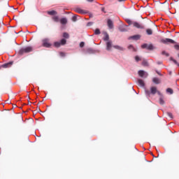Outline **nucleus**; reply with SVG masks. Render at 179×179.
<instances>
[{"label": "nucleus", "instance_id": "obj_17", "mask_svg": "<svg viewBox=\"0 0 179 179\" xmlns=\"http://www.w3.org/2000/svg\"><path fill=\"white\" fill-rule=\"evenodd\" d=\"M152 82L155 83V85H159L160 83V79L157 78H152Z\"/></svg>", "mask_w": 179, "mask_h": 179}, {"label": "nucleus", "instance_id": "obj_45", "mask_svg": "<svg viewBox=\"0 0 179 179\" xmlns=\"http://www.w3.org/2000/svg\"><path fill=\"white\" fill-rule=\"evenodd\" d=\"M28 104H31V102L30 101H28Z\"/></svg>", "mask_w": 179, "mask_h": 179}, {"label": "nucleus", "instance_id": "obj_37", "mask_svg": "<svg viewBox=\"0 0 179 179\" xmlns=\"http://www.w3.org/2000/svg\"><path fill=\"white\" fill-rule=\"evenodd\" d=\"M80 47L81 48H83V47H85V42H80Z\"/></svg>", "mask_w": 179, "mask_h": 179}, {"label": "nucleus", "instance_id": "obj_25", "mask_svg": "<svg viewBox=\"0 0 179 179\" xmlns=\"http://www.w3.org/2000/svg\"><path fill=\"white\" fill-rule=\"evenodd\" d=\"M119 30H120V31H127V29L124 26H120L119 27Z\"/></svg>", "mask_w": 179, "mask_h": 179}, {"label": "nucleus", "instance_id": "obj_7", "mask_svg": "<svg viewBox=\"0 0 179 179\" xmlns=\"http://www.w3.org/2000/svg\"><path fill=\"white\" fill-rule=\"evenodd\" d=\"M133 26L134 27H136V29H145V27L143 25L136 22H133Z\"/></svg>", "mask_w": 179, "mask_h": 179}, {"label": "nucleus", "instance_id": "obj_33", "mask_svg": "<svg viewBox=\"0 0 179 179\" xmlns=\"http://www.w3.org/2000/svg\"><path fill=\"white\" fill-rule=\"evenodd\" d=\"M171 61H173V62H174V64H176V65H178V63L177 62V61L176 59H174L173 57L170 58Z\"/></svg>", "mask_w": 179, "mask_h": 179}, {"label": "nucleus", "instance_id": "obj_13", "mask_svg": "<svg viewBox=\"0 0 179 179\" xmlns=\"http://www.w3.org/2000/svg\"><path fill=\"white\" fill-rule=\"evenodd\" d=\"M52 20L56 23H58V22H59V17H58V15H53V17H52Z\"/></svg>", "mask_w": 179, "mask_h": 179}, {"label": "nucleus", "instance_id": "obj_26", "mask_svg": "<svg viewBox=\"0 0 179 179\" xmlns=\"http://www.w3.org/2000/svg\"><path fill=\"white\" fill-rule=\"evenodd\" d=\"M101 31L99 29H96L94 31V34L98 35V34H101Z\"/></svg>", "mask_w": 179, "mask_h": 179}, {"label": "nucleus", "instance_id": "obj_12", "mask_svg": "<svg viewBox=\"0 0 179 179\" xmlns=\"http://www.w3.org/2000/svg\"><path fill=\"white\" fill-rule=\"evenodd\" d=\"M108 27L109 29H113L114 27V23L111 20H108Z\"/></svg>", "mask_w": 179, "mask_h": 179}, {"label": "nucleus", "instance_id": "obj_31", "mask_svg": "<svg viewBox=\"0 0 179 179\" xmlns=\"http://www.w3.org/2000/svg\"><path fill=\"white\" fill-rule=\"evenodd\" d=\"M72 20L73 22H76L78 20V15L73 16Z\"/></svg>", "mask_w": 179, "mask_h": 179}, {"label": "nucleus", "instance_id": "obj_20", "mask_svg": "<svg viewBox=\"0 0 179 179\" xmlns=\"http://www.w3.org/2000/svg\"><path fill=\"white\" fill-rule=\"evenodd\" d=\"M146 34L148 36H152V34H153V31L151 29H146Z\"/></svg>", "mask_w": 179, "mask_h": 179}, {"label": "nucleus", "instance_id": "obj_43", "mask_svg": "<svg viewBox=\"0 0 179 179\" xmlns=\"http://www.w3.org/2000/svg\"><path fill=\"white\" fill-rule=\"evenodd\" d=\"M124 1H127V0H119V2H124Z\"/></svg>", "mask_w": 179, "mask_h": 179}, {"label": "nucleus", "instance_id": "obj_2", "mask_svg": "<svg viewBox=\"0 0 179 179\" xmlns=\"http://www.w3.org/2000/svg\"><path fill=\"white\" fill-rule=\"evenodd\" d=\"M157 93V87H151L150 91L149 90H145V94L150 96V94H155Z\"/></svg>", "mask_w": 179, "mask_h": 179}, {"label": "nucleus", "instance_id": "obj_18", "mask_svg": "<svg viewBox=\"0 0 179 179\" xmlns=\"http://www.w3.org/2000/svg\"><path fill=\"white\" fill-rule=\"evenodd\" d=\"M138 85H140V86H141V87H143V86H145V82L142 79H138Z\"/></svg>", "mask_w": 179, "mask_h": 179}, {"label": "nucleus", "instance_id": "obj_42", "mask_svg": "<svg viewBox=\"0 0 179 179\" xmlns=\"http://www.w3.org/2000/svg\"><path fill=\"white\" fill-rule=\"evenodd\" d=\"M157 73L159 75V76H162V73H159V71H157Z\"/></svg>", "mask_w": 179, "mask_h": 179}, {"label": "nucleus", "instance_id": "obj_44", "mask_svg": "<svg viewBox=\"0 0 179 179\" xmlns=\"http://www.w3.org/2000/svg\"><path fill=\"white\" fill-rule=\"evenodd\" d=\"M158 65L162 64V62H157Z\"/></svg>", "mask_w": 179, "mask_h": 179}, {"label": "nucleus", "instance_id": "obj_11", "mask_svg": "<svg viewBox=\"0 0 179 179\" xmlns=\"http://www.w3.org/2000/svg\"><path fill=\"white\" fill-rule=\"evenodd\" d=\"M140 38H141V36L139 35H134L129 37V40H139Z\"/></svg>", "mask_w": 179, "mask_h": 179}, {"label": "nucleus", "instance_id": "obj_10", "mask_svg": "<svg viewBox=\"0 0 179 179\" xmlns=\"http://www.w3.org/2000/svg\"><path fill=\"white\" fill-rule=\"evenodd\" d=\"M138 75L141 78H148V73L145 72L144 71L140 70L138 71Z\"/></svg>", "mask_w": 179, "mask_h": 179}, {"label": "nucleus", "instance_id": "obj_21", "mask_svg": "<svg viewBox=\"0 0 179 179\" xmlns=\"http://www.w3.org/2000/svg\"><path fill=\"white\" fill-rule=\"evenodd\" d=\"M128 50H131V51H133L134 52H136V49L134 48V45H129L128 46Z\"/></svg>", "mask_w": 179, "mask_h": 179}, {"label": "nucleus", "instance_id": "obj_47", "mask_svg": "<svg viewBox=\"0 0 179 179\" xmlns=\"http://www.w3.org/2000/svg\"><path fill=\"white\" fill-rule=\"evenodd\" d=\"M155 27L157 29V26H155Z\"/></svg>", "mask_w": 179, "mask_h": 179}, {"label": "nucleus", "instance_id": "obj_5", "mask_svg": "<svg viewBox=\"0 0 179 179\" xmlns=\"http://www.w3.org/2000/svg\"><path fill=\"white\" fill-rule=\"evenodd\" d=\"M74 10L77 13H80V15H86L87 13H89V11L86 10H83L79 7H76L74 8Z\"/></svg>", "mask_w": 179, "mask_h": 179}, {"label": "nucleus", "instance_id": "obj_35", "mask_svg": "<svg viewBox=\"0 0 179 179\" xmlns=\"http://www.w3.org/2000/svg\"><path fill=\"white\" fill-rule=\"evenodd\" d=\"M135 59H136V62H138V61H141V57H139V56H136Z\"/></svg>", "mask_w": 179, "mask_h": 179}, {"label": "nucleus", "instance_id": "obj_39", "mask_svg": "<svg viewBox=\"0 0 179 179\" xmlns=\"http://www.w3.org/2000/svg\"><path fill=\"white\" fill-rule=\"evenodd\" d=\"M60 55H61V57H65V53H64V52H60Z\"/></svg>", "mask_w": 179, "mask_h": 179}, {"label": "nucleus", "instance_id": "obj_29", "mask_svg": "<svg viewBox=\"0 0 179 179\" xmlns=\"http://www.w3.org/2000/svg\"><path fill=\"white\" fill-rule=\"evenodd\" d=\"M162 54V55H165L166 57H170V55L167 53L166 51H163Z\"/></svg>", "mask_w": 179, "mask_h": 179}, {"label": "nucleus", "instance_id": "obj_28", "mask_svg": "<svg viewBox=\"0 0 179 179\" xmlns=\"http://www.w3.org/2000/svg\"><path fill=\"white\" fill-rule=\"evenodd\" d=\"M174 48L177 50V51H179V44L177 43L174 45Z\"/></svg>", "mask_w": 179, "mask_h": 179}, {"label": "nucleus", "instance_id": "obj_19", "mask_svg": "<svg viewBox=\"0 0 179 179\" xmlns=\"http://www.w3.org/2000/svg\"><path fill=\"white\" fill-rule=\"evenodd\" d=\"M113 48H115L116 50H119V51H124V48L120 46V45H113Z\"/></svg>", "mask_w": 179, "mask_h": 179}, {"label": "nucleus", "instance_id": "obj_4", "mask_svg": "<svg viewBox=\"0 0 179 179\" xmlns=\"http://www.w3.org/2000/svg\"><path fill=\"white\" fill-rule=\"evenodd\" d=\"M42 45L45 48H50V47H51L52 45L50 43V39L44 38L42 40Z\"/></svg>", "mask_w": 179, "mask_h": 179}, {"label": "nucleus", "instance_id": "obj_16", "mask_svg": "<svg viewBox=\"0 0 179 179\" xmlns=\"http://www.w3.org/2000/svg\"><path fill=\"white\" fill-rule=\"evenodd\" d=\"M61 24H66L68 23V20H66V18H62L59 20Z\"/></svg>", "mask_w": 179, "mask_h": 179}, {"label": "nucleus", "instance_id": "obj_23", "mask_svg": "<svg viewBox=\"0 0 179 179\" xmlns=\"http://www.w3.org/2000/svg\"><path fill=\"white\" fill-rule=\"evenodd\" d=\"M54 46L56 47L57 48H59V47H61V43L60 42H55Z\"/></svg>", "mask_w": 179, "mask_h": 179}, {"label": "nucleus", "instance_id": "obj_3", "mask_svg": "<svg viewBox=\"0 0 179 179\" xmlns=\"http://www.w3.org/2000/svg\"><path fill=\"white\" fill-rule=\"evenodd\" d=\"M161 43H162L163 44H177V42L171 38L161 39Z\"/></svg>", "mask_w": 179, "mask_h": 179}, {"label": "nucleus", "instance_id": "obj_15", "mask_svg": "<svg viewBox=\"0 0 179 179\" xmlns=\"http://www.w3.org/2000/svg\"><path fill=\"white\" fill-rule=\"evenodd\" d=\"M48 15H50V16H55V15H57V11L55 10H51V11H48L47 12Z\"/></svg>", "mask_w": 179, "mask_h": 179}, {"label": "nucleus", "instance_id": "obj_22", "mask_svg": "<svg viewBox=\"0 0 179 179\" xmlns=\"http://www.w3.org/2000/svg\"><path fill=\"white\" fill-rule=\"evenodd\" d=\"M59 43L61 45H65V44H66V40L65 38H63L60 41Z\"/></svg>", "mask_w": 179, "mask_h": 179}, {"label": "nucleus", "instance_id": "obj_46", "mask_svg": "<svg viewBox=\"0 0 179 179\" xmlns=\"http://www.w3.org/2000/svg\"><path fill=\"white\" fill-rule=\"evenodd\" d=\"M37 111L38 112V111H41V110H40V108H38V109H37Z\"/></svg>", "mask_w": 179, "mask_h": 179}, {"label": "nucleus", "instance_id": "obj_34", "mask_svg": "<svg viewBox=\"0 0 179 179\" xmlns=\"http://www.w3.org/2000/svg\"><path fill=\"white\" fill-rule=\"evenodd\" d=\"M142 65H143L144 66H148V62H146V61H143V62H142Z\"/></svg>", "mask_w": 179, "mask_h": 179}, {"label": "nucleus", "instance_id": "obj_6", "mask_svg": "<svg viewBox=\"0 0 179 179\" xmlns=\"http://www.w3.org/2000/svg\"><path fill=\"white\" fill-rule=\"evenodd\" d=\"M141 48H147V50H155V47L153 46V45L152 44H147V43H144L143 45H141Z\"/></svg>", "mask_w": 179, "mask_h": 179}, {"label": "nucleus", "instance_id": "obj_32", "mask_svg": "<svg viewBox=\"0 0 179 179\" xmlns=\"http://www.w3.org/2000/svg\"><path fill=\"white\" fill-rule=\"evenodd\" d=\"M127 23L131 26V24H133L134 22H132L131 20H127Z\"/></svg>", "mask_w": 179, "mask_h": 179}, {"label": "nucleus", "instance_id": "obj_24", "mask_svg": "<svg viewBox=\"0 0 179 179\" xmlns=\"http://www.w3.org/2000/svg\"><path fill=\"white\" fill-rule=\"evenodd\" d=\"M166 92L169 93V94H173L174 93V91L171 88L166 89Z\"/></svg>", "mask_w": 179, "mask_h": 179}, {"label": "nucleus", "instance_id": "obj_41", "mask_svg": "<svg viewBox=\"0 0 179 179\" xmlns=\"http://www.w3.org/2000/svg\"><path fill=\"white\" fill-rule=\"evenodd\" d=\"M87 2H93L94 0H87Z\"/></svg>", "mask_w": 179, "mask_h": 179}, {"label": "nucleus", "instance_id": "obj_27", "mask_svg": "<svg viewBox=\"0 0 179 179\" xmlns=\"http://www.w3.org/2000/svg\"><path fill=\"white\" fill-rule=\"evenodd\" d=\"M63 37H64V38H68L69 37V34H68V33H66V32H64V33L63 34Z\"/></svg>", "mask_w": 179, "mask_h": 179}, {"label": "nucleus", "instance_id": "obj_1", "mask_svg": "<svg viewBox=\"0 0 179 179\" xmlns=\"http://www.w3.org/2000/svg\"><path fill=\"white\" fill-rule=\"evenodd\" d=\"M31 51H33V47L28 46V47H26V48H21L19 50L18 54L20 55H23V54H27L28 52H31Z\"/></svg>", "mask_w": 179, "mask_h": 179}, {"label": "nucleus", "instance_id": "obj_9", "mask_svg": "<svg viewBox=\"0 0 179 179\" xmlns=\"http://www.w3.org/2000/svg\"><path fill=\"white\" fill-rule=\"evenodd\" d=\"M13 65V62H9L8 63H6L0 66V68H10Z\"/></svg>", "mask_w": 179, "mask_h": 179}, {"label": "nucleus", "instance_id": "obj_38", "mask_svg": "<svg viewBox=\"0 0 179 179\" xmlns=\"http://www.w3.org/2000/svg\"><path fill=\"white\" fill-rule=\"evenodd\" d=\"M92 25H93V22H88V23L87 24V27H90V26H92Z\"/></svg>", "mask_w": 179, "mask_h": 179}, {"label": "nucleus", "instance_id": "obj_8", "mask_svg": "<svg viewBox=\"0 0 179 179\" xmlns=\"http://www.w3.org/2000/svg\"><path fill=\"white\" fill-rule=\"evenodd\" d=\"M112 47H114V46H113V42L111 41H108L106 42V50L111 51Z\"/></svg>", "mask_w": 179, "mask_h": 179}, {"label": "nucleus", "instance_id": "obj_36", "mask_svg": "<svg viewBox=\"0 0 179 179\" xmlns=\"http://www.w3.org/2000/svg\"><path fill=\"white\" fill-rule=\"evenodd\" d=\"M167 115H168V117H169V118H173V113L168 112Z\"/></svg>", "mask_w": 179, "mask_h": 179}, {"label": "nucleus", "instance_id": "obj_14", "mask_svg": "<svg viewBox=\"0 0 179 179\" xmlns=\"http://www.w3.org/2000/svg\"><path fill=\"white\" fill-rule=\"evenodd\" d=\"M103 41H110V36L108 35V34H107V32L105 33V36L103 37Z\"/></svg>", "mask_w": 179, "mask_h": 179}, {"label": "nucleus", "instance_id": "obj_40", "mask_svg": "<svg viewBox=\"0 0 179 179\" xmlns=\"http://www.w3.org/2000/svg\"><path fill=\"white\" fill-rule=\"evenodd\" d=\"M87 52H93V50H92V49H88V50H87Z\"/></svg>", "mask_w": 179, "mask_h": 179}, {"label": "nucleus", "instance_id": "obj_30", "mask_svg": "<svg viewBox=\"0 0 179 179\" xmlns=\"http://www.w3.org/2000/svg\"><path fill=\"white\" fill-rule=\"evenodd\" d=\"M159 103L163 106V104H164V100L163 99V98H160L159 99Z\"/></svg>", "mask_w": 179, "mask_h": 179}]
</instances>
